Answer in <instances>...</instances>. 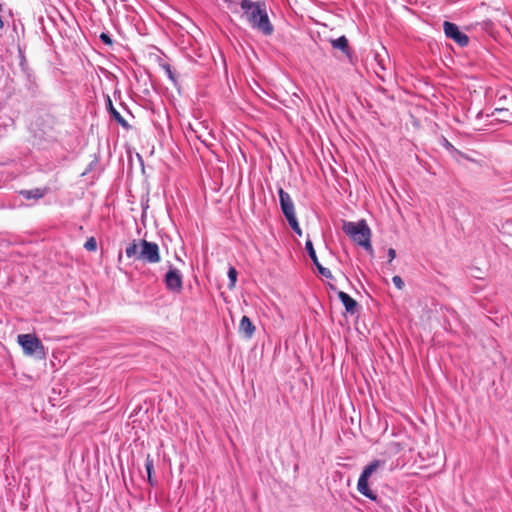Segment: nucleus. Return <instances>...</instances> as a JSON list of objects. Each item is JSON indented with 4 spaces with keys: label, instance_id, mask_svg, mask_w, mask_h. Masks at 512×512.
<instances>
[{
    "label": "nucleus",
    "instance_id": "nucleus-15",
    "mask_svg": "<svg viewBox=\"0 0 512 512\" xmlns=\"http://www.w3.org/2000/svg\"><path fill=\"white\" fill-rule=\"evenodd\" d=\"M145 469H146V472H147L148 483L151 486H155L157 484V481L152 476V473H153V470H154V461H153V459L151 458L150 455H147V457H146Z\"/></svg>",
    "mask_w": 512,
    "mask_h": 512
},
{
    "label": "nucleus",
    "instance_id": "nucleus-22",
    "mask_svg": "<svg viewBox=\"0 0 512 512\" xmlns=\"http://www.w3.org/2000/svg\"><path fill=\"white\" fill-rule=\"evenodd\" d=\"M387 254H388L389 262L393 261L396 257V251L393 248H389Z\"/></svg>",
    "mask_w": 512,
    "mask_h": 512
},
{
    "label": "nucleus",
    "instance_id": "nucleus-9",
    "mask_svg": "<svg viewBox=\"0 0 512 512\" xmlns=\"http://www.w3.org/2000/svg\"><path fill=\"white\" fill-rule=\"evenodd\" d=\"M305 249L309 255V257L311 258L313 264L316 266L318 272L325 278L327 279H332L333 278V275L331 273V271L326 268V267H323L320 262H319V259L316 255V252H315V249H314V246H313V243L310 239H308L305 243Z\"/></svg>",
    "mask_w": 512,
    "mask_h": 512
},
{
    "label": "nucleus",
    "instance_id": "nucleus-6",
    "mask_svg": "<svg viewBox=\"0 0 512 512\" xmlns=\"http://www.w3.org/2000/svg\"><path fill=\"white\" fill-rule=\"evenodd\" d=\"M443 30L446 37L454 40L459 46L465 47L468 45V36L462 33L456 24L445 21L443 23Z\"/></svg>",
    "mask_w": 512,
    "mask_h": 512
},
{
    "label": "nucleus",
    "instance_id": "nucleus-7",
    "mask_svg": "<svg viewBox=\"0 0 512 512\" xmlns=\"http://www.w3.org/2000/svg\"><path fill=\"white\" fill-rule=\"evenodd\" d=\"M166 287L173 292H180L183 286L182 275L176 268H171L164 278Z\"/></svg>",
    "mask_w": 512,
    "mask_h": 512
},
{
    "label": "nucleus",
    "instance_id": "nucleus-24",
    "mask_svg": "<svg viewBox=\"0 0 512 512\" xmlns=\"http://www.w3.org/2000/svg\"><path fill=\"white\" fill-rule=\"evenodd\" d=\"M167 73L170 79L174 80L171 70L168 68Z\"/></svg>",
    "mask_w": 512,
    "mask_h": 512
},
{
    "label": "nucleus",
    "instance_id": "nucleus-18",
    "mask_svg": "<svg viewBox=\"0 0 512 512\" xmlns=\"http://www.w3.org/2000/svg\"><path fill=\"white\" fill-rule=\"evenodd\" d=\"M228 278H229V287L232 288L235 286V283L237 281V271L234 267H230L228 270Z\"/></svg>",
    "mask_w": 512,
    "mask_h": 512
},
{
    "label": "nucleus",
    "instance_id": "nucleus-4",
    "mask_svg": "<svg viewBox=\"0 0 512 512\" xmlns=\"http://www.w3.org/2000/svg\"><path fill=\"white\" fill-rule=\"evenodd\" d=\"M17 342L26 356H34L38 359L45 358V347L35 334H19Z\"/></svg>",
    "mask_w": 512,
    "mask_h": 512
},
{
    "label": "nucleus",
    "instance_id": "nucleus-13",
    "mask_svg": "<svg viewBox=\"0 0 512 512\" xmlns=\"http://www.w3.org/2000/svg\"><path fill=\"white\" fill-rule=\"evenodd\" d=\"M108 110L113 119L117 121L123 128H128V122L121 116V114L114 108L110 97L107 98Z\"/></svg>",
    "mask_w": 512,
    "mask_h": 512
},
{
    "label": "nucleus",
    "instance_id": "nucleus-2",
    "mask_svg": "<svg viewBox=\"0 0 512 512\" xmlns=\"http://www.w3.org/2000/svg\"><path fill=\"white\" fill-rule=\"evenodd\" d=\"M344 232L367 252L372 253L371 230L364 220L359 222H347L343 226Z\"/></svg>",
    "mask_w": 512,
    "mask_h": 512
},
{
    "label": "nucleus",
    "instance_id": "nucleus-17",
    "mask_svg": "<svg viewBox=\"0 0 512 512\" xmlns=\"http://www.w3.org/2000/svg\"><path fill=\"white\" fill-rule=\"evenodd\" d=\"M290 227L292 228V230L297 233L298 235H301L302 234V230L299 226V223L297 221V218H296V215L292 216V217H289V218H286Z\"/></svg>",
    "mask_w": 512,
    "mask_h": 512
},
{
    "label": "nucleus",
    "instance_id": "nucleus-5",
    "mask_svg": "<svg viewBox=\"0 0 512 512\" xmlns=\"http://www.w3.org/2000/svg\"><path fill=\"white\" fill-rule=\"evenodd\" d=\"M139 245V261L148 264H157L161 261L160 250L157 243L141 239L139 240Z\"/></svg>",
    "mask_w": 512,
    "mask_h": 512
},
{
    "label": "nucleus",
    "instance_id": "nucleus-8",
    "mask_svg": "<svg viewBox=\"0 0 512 512\" xmlns=\"http://www.w3.org/2000/svg\"><path fill=\"white\" fill-rule=\"evenodd\" d=\"M278 195H279L280 207H281V210H282L285 218H289V217L296 215L294 203H293V200L291 199L289 193L284 191V189L279 188Z\"/></svg>",
    "mask_w": 512,
    "mask_h": 512
},
{
    "label": "nucleus",
    "instance_id": "nucleus-11",
    "mask_svg": "<svg viewBox=\"0 0 512 512\" xmlns=\"http://www.w3.org/2000/svg\"><path fill=\"white\" fill-rule=\"evenodd\" d=\"M338 298L341 300L342 304L344 305L345 309L349 313H354L357 302L347 293L343 291L338 292Z\"/></svg>",
    "mask_w": 512,
    "mask_h": 512
},
{
    "label": "nucleus",
    "instance_id": "nucleus-20",
    "mask_svg": "<svg viewBox=\"0 0 512 512\" xmlns=\"http://www.w3.org/2000/svg\"><path fill=\"white\" fill-rule=\"evenodd\" d=\"M392 282L399 290H401L404 287V282H403L402 278L398 275H396L392 278Z\"/></svg>",
    "mask_w": 512,
    "mask_h": 512
},
{
    "label": "nucleus",
    "instance_id": "nucleus-19",
    "mask_svg": "<svg viewBox=\"0 0 512 512\" xmlns=\"http://www.w3.org/2000/svg\"><path fill=\"white\" fill-rule=\"evenodd\" d=\"M84 248L87 251H95L97 249V241L94 237H90L84 244Z\"/></svg>",
    "mask_w": 512,
    "mask_h": 512
},
{
    "label": "nucleus",
    "instance_id": "nucleus-14",
    "mask_svg": "<svg viewBox=\"0 0 512 512\" xmlns=\"http://www.w3.org/2000/svg\"><path fill=\"white\" fill-rule=\"evenodd\" d=\"M331 45L333 48L341 50L346 55L349 54L348 39L345 36L331 40Z\"/></svg>",
    "mask_w": 512,
    "mask_h": 512
},
{
    "label": "nucleus",
    "instance_id": "nucleus-21",
    "mask_svg": "<svg viewBox=\"0 0 512 512\" xmlns=\"http://www.w3.org/2000/svg\"><path fill=\"white\" fill-rule=\"evenodd\" d=\"M100 40L105 43L106 45H111L112 44V39L111 37L106 34V33H101L100 34Z\"/></svg>",
    "mask_w": 512,
    "mask_h": 512
},
{
    "label": "nucleus",
    "instance_id": "nucleus-25",
    "mask_svg": "<svg viewBox=\"0 0 512 512\" xmlns=\"http://www.w3.org/2000/svg\"><path fill=\"white\" fill-rule=\"evenodd\" d=\"M227 3H232V0H224Z\"/></svg>",
    "mask_w": 512,
    "mask_h": 512
},
{
    "label": "nucleus",
    "instance_id": "nucleus-12",
    "mask_svg": "<svg viewBox=\"0 0 512 512\" xmlns=\"http://www.w3.org/2000/svg\"><path fill=\"white\" fill-rule=\"evenodd\" d=\"M47 191V188H35L31 190H22L20 194L25 199H40L46 195Z\"/></svg>",
    "mask_w": 512,
    "mask_h": 512
},
{
    "label": "nucleus",
    "instance_id": "nucleus-3",
    "mask_svg": "<svg viewBox=\"0 0 512 512\" xmlns=\"http://www.w3.org/2000/svg\"><path fill=\"white\" fill-rule=\"evenodd\" d=\"M385 466L384 460H373L368 465H366L358 479L357 482V490L360 494L367 497L372 501L377 500V494L372 491L369 487V479L375 474L379 468H383Z\"/></svg>",
    "mask_w": 512,
    "mask_h": 512
},
{
    "label": "nucleus",
    "instance_id": "nucleus-23",
    "mask_svg": "<svg viewBox=\"0 0 512 512\" xmlns=\"http://www.w3.org/2000/svg\"><path fill=\"white\" fill-rule=\"evenodd\" d=\"M502 112H508V109H504V108H495L492 115H496L497 113H502Z\"/></svg>",
    "mask_w": 512,
    "mask_h": 512
},
{
    "label": "nucleus",
    "instance_id": "nucleus-1",
    "mask_svg": "<svg viewBox=\"0 0 512 512\" xmlns=\"http://www.w3.org/2000/svg\"><path fill=\"white\" fill-rule=\"evenodd\" d=\"M240 6L252 28L257 29L266 36L273 33L274 27L269 20L264 2L241 0Z\"/></svg>",
    "mask_w": 512,
    "mask_h": 512
},
{
    "label": "nucleus",
    "instance_id": "nucleus-10",
    "mask_svg": "<svg viewBox=\"0 0 512 512\" xmlns=\"http://www.w3.org/2000/svg\"><path fill=\"white\" fill-rule=\"evenodd\" d=\"M255 332V326L248 316H243L239 324V333L246 339H250Z\"/></svg>",
    "mask_w": 512,
    "mask_h": 512
},
{
    "label": "nucleus",
    "instance_id": "nucleus-16",
    "mask_svg": "<svg viewBox=\"0 0 512 512\" xmlns=\"http://www.w3.org/2000/svg\"><path fill=\"white\" fill-rule=\"evenodd\" d=\"M140 251L139 242L136 240L132 241L125 249V254L128 258H134L138 260V255Z\"/></svg>",
    "mask_w": 512,
    "mask_h": 512
}]
</instances>
